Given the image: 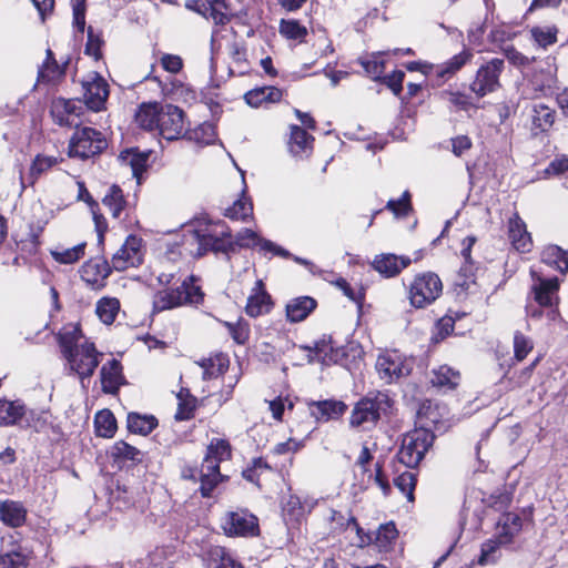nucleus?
<instances>
[{
	"instance_id": "obj_1",
	"label": "nucleus",
	"mask_w": 568,
	"mask_h": 568,
	"mask_svg": "<svg viewBox=\"0 0 568 568\" xmlns=\"http://www.w3.org/2000/svg\"><path fill=\"white\" fill-rule=\"evenodd\" d=\"M182 242L185 251L196 257L203 256L210 251L227 253L233 248V244L241 247L258 246L264 252H271L282 257L290 256L288 251L260 237L251 229L241 230L233 242L229 227L222 222L197 221L184 230Z\"/></svg>"
},
{
	"instance_id": "obj_2",
	"label": "nucleus",
	"mask_w": 568,
	"mask_h": 568,
	"mask_svg": "<svg viewBox=\"0 0 568 568\" xmlns=\"http://www.w3.org/2000/svg\"><path fill=\"white\" fill-rule=\"evenodd\" d=\"M58 342L70 372L84 384L94 374L102 353L83 335L78 324L64 325L58 334Z\"/></svg>"
},
{
	"instance_id": "obj_3",
	"label": "nucleus",
	"mask_w": 568,
	"mask_h": 568,
	"mask_svg": "<svg viewBox=\"0 0 568 568\" xmlns=\"http://www.w3.org/2000/svg\"><path fill=\"white\" fill-rule=\"evenodd\" d=\"M202 301L201 287L194 284V277L191 275L184 277L175 288L158 291L153 297V312L160 313L185 304H199Z\"/></svg>"
},
{
	"instance_id": "obj_4",
	"label": "nucleus",
	"mask_w": 568,
	"mask_h": 568,
	"mask_svg": "<svg viewBox=\"0 0 568 568\" xmlns=\"http://www.w3.org/2000/svg\"><path fill=\"white\" fill-rule=\"evenodd\" d=\"M434 439V434L424 427L406 433L397 453L399 463L409 468L416 467L433 446Z\"/></svg>"
},
{
	"instance_id": "obj_5",
	"label": "nucleus",
	"mask_w": 568,
	"mask_h": 568,
	"mask_svg": "<svg viewBox=\"0 0 568 568\" xmlns=\"http://www.w3.org/2000/svg\"><path fill=\"white\" fill-rule=\"evenodd\" d=\"M443 284L433 272L417 274L408 286V300L413 307L425 308L433 304L442 294Z\"/></svg>"
},
{
	"instance_id": "obj_6",
	"label": "nucleus",
	"mask_w": 568,
	"mask_h": 568,
	"mask_svg": "<svg viewBox=\"0 0 568 568\" xmlns=\"http://www.w3.org/2000/svg\"><path fill=\"white\" fill-rule=\"evenodd\" d=\"M413 367V358H409L395 349L381 353L375 364L378 377L385 384H392L408 376L412 373Z\"/></svg>"
},
{
	"instance_id": "obj_7",
	"label": "nucleus",
	"mask_w": 568,
	"mask_h": 568,
	"mask_svg": "<svg viewBox=\"0 0 568 568\" xmlns=\"http://www.w3.org/2000/svg\"><path fill=\"white\" fill-rule=\"evenodd\" d=\"M69 143V156L88 159L101 153L108 145L102 133L93 128H78Z\"/></svg>"
},
{
	"instance_id": "obj_8",
	"label": "nucleus",
	"mask_w": 568,
	"mask_h": 568,
	"mask_svg": "<svg viewBox=\"0 0 568 568\" xmlns=\"http://www.w3.org/2000/svg\"><path fill=\"white\" fill-rule=\"evenodd\" d=\"M389 407V397L384 393H377L373 397L361 399L354 407L351 415V425L354 427H366L374 425Z\"/></svg>"
},
{
	"instance_id": "obj_9",
	"label": "nucleus",
	"mask_w": 568,
	"mask_h": 568,
	"mask_svg": "<svg viewBox=\"0 0 568 568\" xmlns=\"http://www.w3.org/2000/svg\"><path fill=\"white\" fill-rule=\"evenodd\" d=\"M221 527L230 537H253L260 531L257 518L247 510L226 513L221 520Z\"/></svg>"
},
{
	"instance_id": "obj_10",
	"label": "nucleus",
	"mask_w": 568,
	"mask_h": 568,
	"mask_svg": "<svg viewBox=\"0 0 568 568\" xmlns=\"http://www.w3.org/2000/svg\"><path fill=\"white\" fill-rule=\"evenodd\" d=\"M346 529H349V530L356 532V535L358 537L357 545L359 547L369 545L373 541V535L365 534L364 530L359 527L355 517H353V516H349L347 518ZM396 537H397V529L393 523L381 525L378 530L376 532H374V541H375L376 546L379 548V550H384V551H386L389 548V546L396 539Z\"/></svg>"
},
{
	"instance_id": "obj_11",
	"label": "nucleus",
	"mask_w": 568,
	"mask_h": 568,
	"mask_svg": "<svg viewBox=\"0 0 568 568\" xmlns=\"http://www.w3.org/2000/svg\"><path fill=\"white\" fill-rule=\"evenodd\" d=\"M144 248L141 237L129 235L122 246L113 254L111 263L115 271L136 267L143 262Z\"/></svg>"
},
{
	"instance_id": "obj_12",
	"label": "nucleus",
	"mask_w": 568,
	"mask_h": 568,
	"mask_svg": "<svg viewBox=\"0 0 568 568\" xmlns=\"http://www.w3.org/2000/svg\"><path fill=\"white\" fill-rule=\"evenodd\" d=\"M83 98L89 109L101 111L109 97V84L98 72H89L82 80Z\"/></svg>"
},
{
	"instance_id": "obj_13",
	"label": "nucleus",
	"mask_w": 568,
	"mask_h": 568,
	"mask_svg": "<svg viewBox=\"0 0 568 568\" xmlns=\"http://www.w3.org/2000/svg\"><path fill=\"white\" fill-rule=\"evenodd\" d=\"M504 69L503 59H491L485 65H481L471 83V91L478 97H484L489 92L496 90L499 85V75Z\"/></svg>"
},
{
	"instance_id": "obj_14",
	"label": "nucleus",
	"mask_w": 568,
	"mask_h": 568,
	"mask_svg": "<svg viewBox=\"0 0 568 568\" xmlns=\"http://www.w3.org/2000/svg\"><path fill=\"white\" fill-rule=\"evenodd\" d=\"M158 130L166 140L179 139L184 132L183 111L172 104L163 105Z\"/></svg>"
},
{
	"instance_id": "obj_15",
	"label": "nucleus",
	"mask_w": 568,
	"mask_h": 568,
	"mask_svg": "<svg viewBox=\"0 0 568 568\" xmlns=\"http://www.w3.org/2000/svg\"><path fill=\"white\" fill-rule=\"evenodd\" d=\"M82 106L80 102L58 98L52 101L51 114L54 121L60 125L78 126V118Z\"/></svg>"
},
{
	"instance_id": "obj_16",
	"label": "nucleus",
	"mask_w": 568,
	"mask_h": 568,
	"mask_svg": "<svg viewBox=\"0 0 568 568\" xmlns=\"http://www.w3.org/2000/svg\"><path fill=\"white\" fill-rule=\"evenodd\" d=\"M313 507L314 501L305 500L302 503L298 496L288 495L282 501L283 518L287 525H298Z\"/></svg>"
},
{
	"instance_id": "obj_17",
	"label": "nucleus",
	"mask_w": 568,
	"mask_h": 568,
	"mask_svg": "<svg viewBox=\"0 0 568 568\" xmlns=\"http://www.w3.org/2000/svg\"><path fill=\"white\" fill-rule=\"evenodd\" d=\"M412 260L408 256L383 253L376 255L372 265L375 271L385 277H394L409 266Z\"/></svg>"
},
{
	"instance_id": "obj_18",
	"label": "nucleus",
	"mask_w": 568,
	"mask_h": 568,
	"mask_svg": "<svg viewBox=\"0 0 568 568\" xmlns=\"http://www.w3.org/2000/svg\"><path fill=\"white\" fill-rule=\"evenodd\" d=\"M272 298L265 291L262 280H257L251 294L247 297L245 312L251 317H257L266 314L272 308Z\"/></svg>"
},
{
	"instance_id": "obj_19",
	"label": "nucleus",
	"mask_w": 568,
	"mask_h": 568,
	"mask_svg": "<svg viewBox=\"0 0 568 568\" xmlns=\"http://www.w3.org/2000/svg\"><path fill=\"white\" fill-rule=\"evenodd\" d=\"M150 151L125 150L119 155V162L123 168H129L132 176L136 179L138 184L141 183L142 174L148 169Z\"/></svg>"
},
{
	"instance_id": "obj_20",
	"label": "nucleus",
	"mask_w": 568,
	"mask_h": 568,
	"mask_svg": "<svg viewBox=\"0 0 568 568\" xmlns=\"http://www.w3.org/2000/svg\"><path fill=\"white\" fill-rule=\"evenodd\" d=\"M220 480V463L214 458L205 457L200 470V490L202 496L209 497Z\"/></svg>"
},
{
	"instance_id": "obj_21",
	"label": "nucleus",
	"mask_w": 568,
	"mask_h": 568,
	"mask_svg": "<svg viewBox=\"0 0 568 568\" xmlns=\"http://www.w3.org/2000/svg\"><path fill=\"white\" fill-rule=\"evenodd\" d=\"M102 390L106 394H115L123 382L122 366L119 361L111 359L100 371Z\"/></svg>"
},
{
	"instance_id": "obj_22",
	"label": "nucleus",
	"mask_w": 568,
	"mask_h": 568,
	"mask_svg": "<svg viewBox=\"0 0 568 568\" xmlns=\"http://www.w3.org/2000/svg\"><path fill=\"white\" fill-rule=\"evenodd\" d=\"M162 109L158 102L142 103L135 113V122L146 131L158 130Z\"/></svg>"
},
{
	"instance_id": "obj_23",
	"label": "nucleus",
	"mask_w": 568,
	"mask_h": 568,
	"mask_svg": "<svg viewBox=\"0 0 568 568\" xmlns=\"http://www.w3.org/2000/svg\"><path fill=\"white\" fill-rule=\"evenodd\" d=\"M80 272L83 281L97 285L110 275L111 267L104 258H92L82 265Z\"/></svg>"
},
{
	"instance_id": "obj_24",
	"label": "nucleus",
	"mask_w": 568,
	"mask_h": 568,
	"mask_svg": "<svg viewBox=\"0 0 568 568\" xmlns=\"http://www.w3.org/2000/svg\"><path fill=\"white\" fill-rule=\"evenodd\" d=\"M559 290L558 278L544 280L537 277V283L534 284L532 291L535 293V300L540 306H552L554 301L557 303V292Z\"/></svg>"
},
{
	"instance_id": "obj_25",
	"label": "nucleus",
	"mask_w": 568,
	"mask_h": 568,
	"mask_svg": "<svg viewBox=\"0 0 568 568\" xmlns=\"http://www.w3.org/2000/svg\"><path fill=\"white\" fill-rule=\"evenodd\" d=\"M509 239L516 250L528 252L531 246L530 234L526 230V224L518 214H514L508 221Z\"/></svg>"
},
{
	"instance_id": "obj_26",
	"label": "nucleus",
	"mask_w": 568,
	"mask_h": 568,
	"mask_svg": "<svg viewBox=\"0 0 568 568\" xmlns=\"http://www.w3.org/2000/svg\"><path fill=\"white\" fill-rule=\"evenodd\" d=\"M346 409V405L338 400H321L310 405L312 416L318 422L338 418Z\"/></svg>"
},
{
	"instance_id": "obj_27",
	"label": "nucleus",
	"mask_w": 568,
	"mask_h": 568,
	"mask_svg": "<svg viewBox=\"0 0 568 568\" xmlns=\"http://www.w3.org/2000/svg\"><path fill=\"white\" fill-rule=\"evenodd\" d=\"M316 307V301L310 296L291 300L286 305V317L292 323L304 321Z\"/></svg>"
},
{
	"instance_id": "obj_28",
	"label": "nucleus",
	"mask_w": 568,
	"mask_h": 568,
	"mask_svg": "<svg viewBox=\"0 0 568 568\" xmlns=\"http://www.w3.org/2000/svg\"><path fill=\"white\" fill-rule=\"evenodd\" d=\"M521 529V518L513 513H507L500 516L497 523L496 537L499 538V544L511 542Z\"/></svg>"
},
{
	"instance_id": "obj_29",
	"label": "nucleus",
	"mask_w": 568,
	"mask_h": 568,
	"mask_svg": "<svg viewBox=\"0 0 568 568\" xmlns=\"http://www.w3.org/2000/svg\"><path fill=\"white\" fill-rule=\"evenodd\" d=\"M27 516V510L19 501H0V520L10 527H20Z\"/></svg>"
},
{
	"instance_id": "obj_30",
	"label": "nucleus",
	"mask_w": 568,
	"mask_h": 568,
	"mask_svg": "<svg viewBox=\"0 0 568 568\" xmlns=\"http://www.w3.org/2000/svg\"><path fill=\"white\" fill-rule=\"evenodd\" d=\"M282 90L276 87H261L250 90L244 99L251 106L258 108L264 103H275L282 99Z\"/></svg>"
},
{
	"instance_id": "obj_31",
	"label": "nucleus",
	"mask_w": 568,
	"mask_h": 568,
	"mask_svg": "<svg viewBox=\"0 0 568 568\" xmlns=\"http://www.w3.org/2000/svg\"><path fill=\"white\" fill-rule=\"evenodd\" d=\"M314 139L301 126H291L290 151L294 156H307L312 151Z\"/></svg>"
},
{
	"instance_id": "obj_32",
	"label": "nucleus",
	"mask_w": 568,
	"mask_h": 568,
	"mask_svg": "<svg viewBox=\"0 0 568 568\" xmlns=\"http://www.w3.org/2000/svg\"><path fill=\"white\" fill-rule=\"evenodd\" d=\"M26 414V407L19 400L0 399V425H17Z\"/></svg>"
},
{
	"instance_id": "obj_33",
	"label": "nucleus",
	"mask_w": 568,
	"mask_h": 568,
	"mask_svg": "<svg viewBox=\"0 0 568 568\" xmlns=\"http://www.w3.org/2000/svg\"><path fill=\"white\" fill-rule=\"evenodd\" d=\"M203 369V379H212L219 377L229 367V358L223 354L205 358L199 363Z\"/></svg>"
},
{
	"instance_id": "obj_34",
	"label": "nucleus",
	"mask_w": 568,
	"mask_h": 568,
	"mask_svg": "<svg viewBox=\"0 0 568 568\" xmlns=\"http://www.w3.org/2000/svg\"><path fill=\"white\" fill-rule=\"evenodd\" d=\"M120 311V301L115 297L104 296L97 302L95 313L100 321L106 325L112 324Z\"/></svg>"
},
{
	"instance_id": "obj_35",
	"label": "nucleus",
	"mask_w": 568,
	"mask_h": 568,
	"mask_svg": "<svg viewBox=\"0 0 568 568\" xmlns=\"http://www.w3.org/2000/svg\"><path fill=\"white\" fill-rule=\"evenodd\" d=\"M158 425V420L152 415H140L138 413H130L128 415V428L131 433L148 435Z\"/></svg>"
},
{
	"instance_id": "obj_36",
	"label": "nucleus",
	"mask_w": 568,
	"mask_h": 568,
	"mask_svg": "<svg viewBox=\"0 0 568 568\" xmlns=\"http://www.w3.org/2000/svg\"><path fill=\"white\" fill-rule=\"evenodd\" d=\"M111 456L115 463L133 462L140 463L142 460V453L136 447L123 442L118 440L111 449Z\"/></svg>"
},
{
	"instance_id": "obj_37",
	"label": "nucleus",
	"mask_w": 568,
	"mask_h": 568,
	"mask_svg": "<svg viewBox=\"0 0 568 568\" xmlns=\"http://www.w3.org/2000/svg\"><path fill=\"white\" fill-rule=\"evenodd\" d=\"M541 261L561 273L568 271V253L557 245L547 246L541 253Z\"/></svg>"
},
{
	"instance_id": "obj_38",
	"label": "nucleus",
	"mask_w": 568,
	"mask_h": 568,
	"mask_svg": "<svg viewBox=\"0 0 568 568\" xmlns=\"http://www.w3.org/2000/svg\"><path fill=\"white\" fill-rule=\"evenodd\" d=\"M473 57V53L468 50H464L460 53L454 55L447 62L436 68V73L439 78L445 79L455 74L460 70Z\"/></svg>"
},
{
	"instance_id": "obj_39",
	"label": "nucleus",
	"mask_w": 568,
	"mask_h": 568,
	"mask_svg": "<svg viewBox=\"0 0 568 568\" xmlns=\"http://www.w3.org/2000/svg\"><path fill=\"white\" fill-rule=\"evenodd\" d=\"M225 216L234 220L246 222L253 216V204L244 194L236 200L230 207L225 210Z\"/></svg>"
},
{
	"instance_id": "obj_40",
	"label": "nucleus",
	"mask_w": 568,
	"mask_h": 568,
	"mask_svg": "<svg viewBox=\"0 0 568 568\" xmlns=\"http://www.w3.org/2000/svg\"><path fill=\"white\" fill-rule=\"evenodd\" d=\"M85 246L83 242L69 248L55 247L50 251V254L60 264H73L84 256Z\"/></svg>"
},
{
	"instance_id": "obj_41",
	"label": "nucleus",
	"mask_w": 568,
	"mask_h": 568,
	"mask_svg": "<svg viewBox=\"0 0 568 568\" xmlns=\"http://www.w3.org/2000/svg\"><path fill=\"white\" fill-rule=\"evenodd\" d=\"M95 433L100 437L110 438L116 429V422L113 414L109 409L97 413L94 418Z\"/></svg>"
},
{
	"instance_id": "obj_42",
	"label": "nucleus",
	"mask_w": 568,
	"mask_h": 568,
	"mask_svg": "<svg viewBox=\"0 0 568 568\" xmlns=\"http://www.w3.org/2000/svg\"><path fill=\"white\" fill-rule=\"evenodd\" d=\"M460 379L459 372L447 365H442L434 371L432 383L435 386L455 388Z\"/></svg>"
},
{
	"instance_id": "obj_43",
	"label": "nucleus",
	"mask_w": 568,
	"mask_h": 568,
	"mask_svg": "<svg viewBox=\"0 0 568 568\" xmlns=\"http://www.w3.org/2000/svg\"><path fill=\"white\" fill-rule=\"evenodd\" d=\"M557 28L550 27V26H542V27H532L530 29V36L534 42L542 48L546 49L549 45H552L557 41Z\"/></svg>"
},
{
	"instance_id": "obj_44",
	"label": "nucleus",
	"mask_w": 568,
	"mask_h": 568,
	"mask_svg": "<svg viewBox=\"0 0 568 568\" xmlns=\"http://www.w3.org/2000/svg\"><path fill=\"white\" fill-rule=\"evenodd\" d=\"M102 202L103 205L109 207L110 213L115 219L120 216L125 204L123 192L116 185L110 187Z\"/></svg>"
},
{
	"instance_id": "obj_45",
	"label": "nucleus",
	"mask_w": 568,
	"mask_h": 568,
	"mask_svg": "<svg viewBox=\"0 0 568 568\" xmlns=\"http://www.w3.org/2000/svg\"><path fill=\"white\" fill-rule=\"evenodd\" d=\"M532 123L541 131H547L555 121V112L549 106L539 103L534 105Z\"/></svg>"
},
{
	"instance_id": "obj_46",
	"label": "nucleus",
	"mask_w": 568,
	"mask_h": 568,
	"mask_svg": "<svg viewBox=\"0 0 568 568\" xmlns=\"http://www.w3.org/2000/svg\"><path fill=\"white\" fill-rule=\"evenodd\" d=\"M63 74V71L57 63V61L53 58V53L51 50L47 51V60L44 61L43 65L39 70V81L42 82H53L57 79H59Z\"/></svg>"
},
{
	"instance_id": "obj_47",
	"label": "nucleus",
	"mask_w": 568,
	"mask_h": 568,
	"mask_svg": "<svg viewBox=\"0 0 568 568\" xmlns=\"http://www.w3.org/2000/svg\"><path fill=\"white\" fill-rule=\"evenodd\" d=\"M222 324L227 328L235 343L244 345L248 341L251 329L245 320L240 318L235 323L224 321Z\"/></svg>"
},
{
	"instance_id": "obj_48",
	"label": "nucleus",
	"mask_w": 568,
	"mask_h": 568,
	"mask_svg": "<svg viewBox=\"0 0 568 568\" xmlns=\"http://www.w3.org/2000/svg\"><path fill=\"white\" fill-rule=\"evenodd\" d=\"M280 33L290 40L303 41L307 36V29L296 20H282Z\"/></svg>"
},
{
	"instance_id": "obj_49",
	"label": "nucleus",
	"mask_w": 568,
	"mask_h": 568,
	"mask_svg": "<svg viewBox=\"0 0 568 568\" xmlns=\"http://www.w3.org/2000/svg\"><path fill=\"white\" fill-rule=\"evenodd\" d=\"M532 341L524 335L521 332H516L514 335V357L517 362L524 361L527 355L532 351Z\"/></svg>"
},
{
	"instance_id": "obj_50",
	"label": "nucleus",
	"mask_w": 568,
	"mask_h": 568,
	"mask_svg": "<svg viewBox=\"0 0 568 568\" xmlns=\"http://www.w3.org/2000/svg\"><path fill=\"white\" fill-rule=\"evenodd\" d=\"M386 209L396 217L407 216L412 211L410 193L405 191L398 200H389L386 203Z\"/></svg>"
},
{
	"instance_id": "obj_51",
	"label": "nucleus",
	"mask_w": 568,
	"mask_h": 568,
	"mask_svg": "<svg viewBox=\"0 0 568 568\" xmlns=\"http://www.w3.org/2000/svg\"><path fill=\"white\" fill-rule=\"evenodd\" d=\"M210 558L213 561H217L215 568H243L241 564L236 562L225 548L214 546L210 550Z\"/></svg>"
},
{
	"instance_id": "obj_52",
	"label": "nucleus",
	"mask_w": 568,
	"mask_h": 568,
	"mask_svg": "<svg viewBox=\"0 0 568 568\" xmlns=\"http://www.w3.org/2000/svg\"><path fill=\"white\" fill-rule=\"evenodd\" d=\"M231 447L229 442L224 439H213L207 447V454L205 457L214 458L219 463L230 458Z\"/></svg>"
},
{
	"instance_id": "obj_53",
	"label": "nucleus",
	"mask_w": 568,
	"mask_h": 568,
	"mask_svg": "<svg viewBox=\"0 0 568 568\" xmlns=\"http://www.w3.org/2000/svg\"><path fill=\"white\" fill-rule=\"evenodd\" d=\"M216 136L215 129L210 123H203L199 125L196 129H194L191 134L190 139L195 141L196 143L209 145L214 142Z\"/></svg>"
},
{
	"instance_id": "obj_54",
	"label": "nucleus",
	"mask_w": 568,
	"mask_h": 568,
	"mask_svg": "<svg viewBox=\"0 0 568 568\" xmlns=\"http://www.w3.org/2000/svg\"><path fill=\"white\" fill-rule=\"evenodd\" d=\"M381 52L373 53L367 59H359V63L364 68L367 74H369L373 79H379L382 73L384 72V61L379 59Z\"/></svg>"
},
{
	"instance_id": "obj_55",
	"label": "nucleus",
	"mask_w": 568,
	"mask_h": 568,
	"mask_svg": "<svg viewBox=\"0 0 568 568\" xmlns=\"http://www.w3.org/2000/svg\"><path fill=\"white\" fill-rule=\"evenodd\" d=\"M28 559L21 551H10L0 556V568H26Z\"/></svg>"
},
{
	"instance_id": "obj_56",
	"label": "nucleus",
	"mask_w": 568,
	"mask_h": 568,
	"mask_svg": "<svg viewBox=\"0 0 568 568\" xmlns=\"http://www.w3.org/2000/svg\"><path fill=\"white\" fill-rule=\"evenodd\" d=\"M395 486L409 501L414 500L415 476L413 473L405 471L395 478Z\"/></svg>"
},
{
	"instance_id": "obj_57",
	"label": "nucleus",
	"mask_w": 568,
	"mask_h": 568,
	"mask_svg": "<svg viewBox=\"0 0 568 568\" xmlns=\"http://www.w3.org/2000/svg\"><path fill=\"white\" fill-rule=\"evenodd\" d=\"M503 544H499V538L489 539L481 545V552L478 562L487 565L495 562L497 559L498 549Z\"/></svg>"
},
{
	"instance_id": "obj_58",
	"label": "nucleus",
	"mask_w": 568,
	"mask_h": 568,
	"mask_svg": "<svg viewBox=\"0 0 568 568\" xmlns=\"http://www.w3.org/2000/svg\"><path fill=\"white\" fill-rule=\"evenodd\" d=\"M308 363L318 362L326 364L327 351L332 349L325 342L316 343L314 347L305 346Z\"/></svg>"
},
{
	"instance_id": "obj_59",
	"label": "nucleus",
	"mask_w": 568,
	"mask_h": 568,
	"mask_svg": "<svg viewBox=\"0 0 568 568\" xmlns=\"http://www.w3.org/2000/svg\"><path fill=\"white\" fill-rule=\"evenodd\" d=\"M103 41L99 34L93 32V29L90 27L88 29V41L85 44V53L92 57L94 60H99L101 58V45Z\"/></svg>"
},
{
	"instance_id": "obj_60",
	"label": "nucleus",
	"mask_w": 568,
	"mask_h": 568,
	"mask_svg": "<svg viewBox=\"0 0 568 568\" xmlns=\"http://www.w3.org/2000/svg\"><path fill=\"white\" fill-rule=\"evenodd\" d=\"M201 6L204 8L203 17L211 18L215 24L224 26L230 21L229 14L222 11L223 6H206V3H201Z\"/></svg>"
},
{
	"instance_id": "obj_61",
	"label": "nucleus",
	"mask_w": 568,
	"mask_h": 568,
	"mask_svg": "<svg viewBox=\"0 0 568 568\" xmlns=\"http://www.w3.org/2000/svg\"><path fill=\"white\" fill-rule=\"evenodd\" d=\"M57 162V158L38 155L31 165L30 173L32 176H39L40 174L55 165Z\"/></svg>"
},
{
	"instance_id": "obj_62",
	"label": "nucleus",
	"mask_w": 568,
	"mask_h": 568,
	"mask_svg": "<svg viewBox=\"0 0 568 568\" xmlns=\"http://www.w3.org/2000/svg\"><path fill=\"white\" fill-rule=\"evenodd\" d=\"M504 54L507 58V60L516 65V67H526L531 63L534 59L528 58L527 55H524L521 52L516 50L513 45H507L504 48Z\"/></svg>"
},
{
	"instance_id": "obj_63",
	"label": "nucleus",
	"mask_w": 568,
	"mask_h": 568,
	"mask_svg": "<svg viewBox=\"0 0 568 568\" xmlns=\"http://www.w3.org/2000/svg\"><path fill=\"white\" fill-rule=\"evenodd\" d=\"M163 69L170 73H178L183 67L181 57L175 54H163L161 58Z\"/></svg>"
},
{
	"instance_id": "obj_64",
	"label": "nucleus",
	"mask_w": 568,
	"mask_h": 568,
	"mask_svg": "<svg viewBox=\"0 0 568 568\" xmlns=\"http://www.w3.org/2000/svg\"><path fill=\"white\" fill-rule=\"evenodd\" d=\"M405 78V73L400 70L394 71L392 74L385 77L384 81L387 87L394 92V94L398 95L403 90V81Z\"/></svg>"
}]
</instances>
